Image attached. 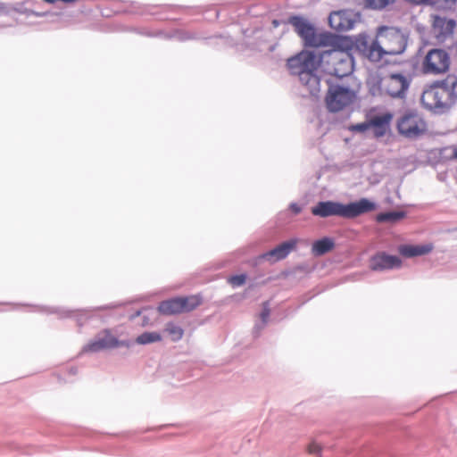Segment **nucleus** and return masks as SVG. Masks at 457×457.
Instances as JSON below:
<instances>
[{
	"instance_id": "obj_1",
	"label": "nucleus",
	"mask_w": 457,
	"mask_h": 457,
	"mask_svg": "<svg viewBox=\"0 0 457 457\" xmlns=\"http://www.w3.org/2000/svg\"><path fill=\"white\" fill-rule=\"evenodd\" d=\"M342 37L348 41L346 46L328 45V46H331V49L322 53L303 51L287 60L290 72L298 76L300 82L310 95L316 96L320 90V79L317 74L320 66L326 73L338 80L353 78L352 76L353 41L347 37Z\"/></svg>"
},
{
	"instance_id": "obj_2",
	"label": "nucleus",
	"mask_w": 457,
	"mask_h": 457,
	"mask_svg": "<svg viewBox=\"0 0 457 457\" xmlns=\"http://www.w3.org/2000/svg\"><path fill=\"white\" fill-rule=\"evenodd\" d=\"M420 101L423 106L436 114L449 112L457 103V77L448 75L426 88Z\"/></svg>"
},
{
	"instance_id": "obj_3",
	"label": "nucleus",
	"mask_w": 457,
	"mask_h": 457,
	"mask_svg": "<svg viewBox=\"0 0 457 457\" xmlns=\"http://www.w3.org/2000/svg\"><path fill=\"white\" fill-rule=\"evenodd\" d=\"M376 208V203L368 198H361L359 201L347 204L334 201H321L312 208V213L320 218L338 216L353 219L363 213L372 212Z\"/></svg>"
},
{
	"instance_id": "obj_4",
	"label": "nucleus",
	"mask_w": 457,
	"mask_h": 457,
	"mask_svg": "<svg viewBox=\"0 0 457 457\" xmlns=\"http://www.w3.org/2000/svg\"><path fill=\"white\" fill-rule=\"evenodd\" d=\"M359 84L355 78L347 80H338L329 84L326 96L327 107L330 112H336L352 104L356 99Z\"/></svg>"
},
{
	"instance_id": "obj_5",
	"label": "nucleus",
	"mask_w": 457,
	"mask_h": 457,
	"mask_svg": "<svg viewBox=\"0 0 457 457\" xmlns=\"http://www.w3.org/2000/svg\"><path fill=\"white\" fill-rule=\"evenodd\" d=\"M289 21L307 46L315 47L328 45L346 46L348 44V41L342 36H335L327 32L317 34L313 26L302 17L294 16L290 18Z\"/></svg>"
},
{
	"instance_id": "obj_6",
	"label": "nucleus",
	"mask_w": 457,
	"mask_h": 457,
	"mask_svg": "<svg viewBox=\"0 0 457 457\" xmlns=\"http://www.w3.org/2000/svg\"><path fill=\"white\" fill-rule=\"evenodd\" d=\"M411 79L402 74H391L378 81V87H372L373 96L386 94L393 98L403 99L410 87Z\"/></svg>"
},
{
	"instance_id": "obj_7",
	"label": "nucleus",
	"mask_w": 457,
	"mask_h": 457,
	"mask_svg": "<svg viewBox=\"0 0 457 457\" xmlns=\"http://www.w3.org/2000/svg\"><path fill=\"white\" fill-rule=\"evenodd\" d=\"M397 129L403 137L415 139L427 131V122L418 112L408 111L398 118Z\"/></svg>"
},
{
	"instance_id": "obj_8",
	"label": "nucleus",
	"mask_w": 457,
	"mask_h": 457,
	"mask_svg": "<svg viewBox=\"0 0 457 457\" xmlns=\"http://www.w3.org/2000/svg\"><path fill=\"white\" fill-rule=\"evenodd\" d=\"M377 37L380 40L388 55H397L404 52L407 46L406 36L394 27H380Z\"/></svg>"
},
{
	"instance_id": "obj_9",
	"label": "nucleus",
	"mask_w": 457,
	"mask_h": 457,
	"mask_svg": "<svg viewBox=\"0 0 457 457\" xmlns=\"http://www.w3.org/2000/svg\"><path fill=\"white\" fill-rule=\"evenodd\" d=\"M353 48L372 62H380L388 55L380 40L377 37L371 43L366 34H360L353 41Z\"/></svg>"
},
{
	"instance_id": "obj_10",
	"label": "nucleus",
	"mask_w": 457,
	"mask_h": 457,
	"mask_svg": "<svg viewBox=\"0 0 457 457\" xmlns=\"http://www.w3.org/2000/svg\"><path fill=\"white\" fill-rule=\"evenodd\" d=\"M199 303L200 299L196 295L175 297L161 302L158 312L163 315H175L190 312Z\"/></svg>"
},
{
	"instance_id": "obj_11",
	"label": "nucleus",
	"mask_w": 457,
	"mask_h": 457,
	"mask_svg": "<svg viewBox=\"0 0 457 457\" xmlns=\"http://www.w3.org/2000/svg\"><path fill=\"white\" fill-rule=\"evenodd\" d=\"M450 58L442 49H431L422 62V71L426 74H441L449 69Z\"/></svg>"
},
{
	"instance_id": "obj_12",
	"label": "nucleus",
	"mask_w": 457,
	"mask_h": 457,
	"mask_svg": "<svg viewBox=\"0 0 457 457\" xmlns=\"http://www.w3.org/2000/svg\"><path fill=\"white\" fill-rule=\"evenodd\" d=\"M114 336L112 335L110 330L106 329L102 334L98 335L94 340L90 341L83 347L84 353H96L105 349L115 348L122 345Z\"/></svg>"
},
{
	"instance_id": "obj_13",
	"label": "nucleus",
	"mask_w": 457,
	"mask_h": 457,
	"mask_svg": "<svg viewBox=\"0 0 457 457\" xmlns=\"http://www.w3.org/2000/svg\"><path fill=\"white\" fill-rule=\"evenodd\" d=\"M432 32L438 42L443 43L450 37L454 31L456 22L438 15H432Z\"/></svg>"
},
{
	"instance_id": "obj_14",
	"label": "nucleus",
	"mask_w": 457,
	"mask_h": 457,
	"mask_svg": "<svg viewBox=\"0 0 457 457\" xmlns=\"http://www.w3.org/2000/svg\"><path fill=\"white\" fill-rule=\"evenodd\" d=\"M402 265V261L398 256L390 255L384 252L375 254L370 259V269L376 271L398 269Z\"/></svg>"
},
{
	"instance_id": "obj_15",
	"label": "nucleus",
	"mask_w": 457,
	"mask_h": 457,
	"mask_svg": "<svg viewBox=\"0 0 457 457\" xmlns=\"http://www.w3.org/2000/svg\"><path fill=\"white\" fill-rule=\"evenodd\" d=\"M392 120L393 114L390 112L370 116V126L373 129L374 136L376 137H384L390 129Z\"/></svg>"
},
{
	"instance_id": "obj_16",
	"label": "nucleus",
	"mask_w": 457,
	"mask_h": 457,
	"mask_svg": "<svg viewBox=\"0 0 457 457\" xmlns=\"http://www.w3.org/2000/svg\"><path fill=\"white\" fill-rule=\"evenodd\" d=\"M298 243L297 238H291L285 241L271 249L270 251L263 253L262 258L270 261L277 262L285 259L293 250L295 249Z\"/></svg>"
},
{
	"instance_id": "obj_17",
	"label": "nucleus",
	"mask_w": 457,
	"mask_h": 457,
	"mask_svg": "<svg viewBox=\"0 0 457 457\" xmlns=\"http://www.w3.org/2000/svg\"><path fill=\"white\" fill-rule=\"evenodd\" d=\"M328 22L330 27L337 31L350 30L354 26V20L347 11H338L330 13Z\"/></svg>"
},
{
	"instance_id": "obj_18",
	"label": "nucleus",
	"mask_w": 457,
	"mask_h": 457,
	"mask_svg": "<svg viewBox=\"0 0 457 457\" xmlns=\"http://www.w3.org/2000/svg\"><path fill=\"white\" fill-rule=\"evenodd\" d=\"M433 249L431 244L425 245H402L399 246L398 251L400 254L404 257L421 256L430 253Z\"/></svg>"
},
{
	"instance_id": "obj_19",
	"label": "nucleus",
	"mask_w": 457,
	"mask_h": 457,
	"mask_svg": "<svg viewBox=\"0 0 457 457\" xmlns=\"http://www.w3.org/2000/svg\"><path fill=\"white\" fill-rule=\"evenodd\" d=\"M334 247V239L328 237H324L320 239L315 240L312 243V253L314 256H321L333 250Z\"/></svg>"
},
{
	"instance_id": "obj_20",
	"label": "nucleus",
	"mask_w": 457,
	"mask_h": 457,
	"mask_svg": "<svg viewBox=\"0 0 457 457\" xmlns=\"http://www.w3.org/2000/svg\"><path fill=\"white\" fill-rule=\"evenodd\" d=\"M405 216L404 212H387L378 213L376 217L378 222H395Z\"/></svg>"
},
{
	"instance_id": "obj_21",
	"label": "nucleus",
	"mask_w": 457,
	"mask_h": 457,
	"mask_svg": "<svg viewBox=\"0 0 457 457\" xmlns=\"http://www.w3.org/2000/svg\"><path fill=\"white\" fill-rule=\"evenodd\" d=\"M162 340V337L157 332H145L138 336L136 342L139 345H145L154 342H159Z\"/></svg>"
},
{
	"instance_id": "obj_22",
	"label": "nucleus",
	"mask_w": 457,
	"mask_h": 457,
	"mask_svg": "<svg viewBox=\"0 0 457 457\" xmlns=\"http://www.w3.org/2000/svg\"><path fill=\"white\" fill-rule=\"evenodd\" d=\"M164 331L169 335L172 341H179L181 339L184 333L183 329L174 323H168Z\"/></svg>"
},
{
	"instance_id": "obj_23",
	"label": "nucleus",
	"mask_w": 457,
	"mask_h": 457,
	"mask_svg": "<svg viewBox=\"0 0 457 457\" xmlns=\"http://www.w3.org/2000/svg\"><path fill=\"white\" fill-rule=\"evenodd\" d=\"M367 6L375 10H381L395 0H364Z\"/></svg>"
},
{
	"instance_id": "obj_24",
	"label": "nucleus",
	"mask_w": 457,
	"mask_h": 457,
	"mask_svg": "<svg viewBox=\"0 0 457 457\" xmlns=\"http://www.w3.org/2000/svg\"><path fill=\"white\" fill-rule=\"evenodd\" d=\"M246 280V275L245 274H239L232 276L228 278L229 284L234 287H238L245 283Z\"/></svg>"
},
{
	"instance_id": "obj_25",
	"label": "nucleus",
	"mask_w": 457,
	"mask_h": 457,
	"mask_svg": "<svg viewBox=\"0 0 457 457\" xmlns=\"http://www.w3.org/2000/svg\"><path fill=\"white\" fill-rule=\"evenodd\" d=\"M369 129H370L369 120H368V121L358 123V124H355V125H353L350 127V130H352L353 132H361V133L366 131Z\"/></svg>"
},
{
	"instance_id": "obj_26",
	"label": "nucleus",
	"mask_w": 457,
	"mask_h": 457,
	"mask_svg": "<svg viewBox=\"0 0 457 457\" xmlns=\"http://www.w3.org/2000/svg\"><path fill=\"white\" fill-rule=\"evenodd\" d=\"M308 452L312 454H318L321 452V446L319 443L313 441L309 444Z\"/></svg>"
},
{
	"instance_id": "obj_27",
	"label": "nucleus",
	"mask_w": 457,
	"mask_h": 457,
	"mask_svg": "<svg viewBox=\"0 0 457 457\" xmlns=\"http://www.w3.org/2000/svg\"><path fill=\"white\" fill-rule=\"evenodd\" d=\"M269 316H270V308H269L268 303H265L264 306H263V310L261 313V320H262L263 325H265L267 323Z\"/></svg>"
},
{
	"instance_id": "obj_28",
	"label": "nucleus",
	"mask_w": 457,
	"mask_h": 457,
	"mask_svg": "<svg viewBox=\"0 0 457 457\" xmlns=\"http://www.w3.org/2000/svg\"><path fill=\"white\" fill-rule=\"evenodd\" d=\"M289 209L295 213V214H298L302 212V207L297 204L296 203H292L290 204L289 205Z\"/></svg>"
},
{
	"instance_id": "obj_29",
	"label": "nucleus",
	"mask_w": 457,
	"mask_h": 457,
	"mask_svg": "<svg viewBox=\"0 0 457 457\" xmlns=\"http://www.w3.org/2000/svg\"><path fill=\"white\" fill-rule=\"evenodd\" d=\"M452 158L453 159H457V146L453 147V149Z\"/></svg>"
},
{
	"instance_id": "obj_30",
	"label": "nucleus",
	"mask_w": 457,
	"mask_h": 457,
	"mask_svg": "<svg viewBox=\"0 0 457 457\" xmlns=\"http://www.w3.org/2000/svg\"><path fill=\"white\" fill-rule=\"evenodd\" d=\"M141 314V311H137L134 315L130 317V319H134L137 316H139Z\"/></svg>"
},
{
	"instance_id": "obj_31",
	"label": "nucleus",
	"mask_w": 457,
	"mask_h": 457,
	"mask_svg": "<svg viewBox=\"0 0 457 457\" xmlns=\"http://www.w3.org/2000/svg\"><path fill=\"white\" fill-rule=\"evenodd\" d=\"M446 3H455L457 0H445Z\"/></svg>"
},
{
	"instance_id": "obj_32",
	"label": "nucleus",
	"mask_w": 457,
	"mask_h": 457,
	"mask_svg": "<svg viewBox=\"0 0 457 457\" xmlns=\"http://www.w3.org/2000/svg\"><path fill=\"white\" fill-rule=\"evenodd\" d=\"M273 24L275 27H277V26H278V21L275 20V21H273Z\"/></svg>"
}]
</instances>
